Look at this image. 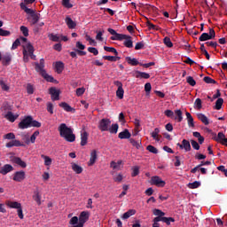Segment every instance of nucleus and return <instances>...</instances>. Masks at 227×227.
Listing matches in <instances>:
<instances>
[{"label": "nucleus", "instance_id": "nucleus-1", "mask_svg": "<svg viewBox=\"0 0 227 227\" xmlns=\"http://www.w3.org/2000/svg\"><path fill=\"white\" fill-rule=\"evenodd\" d=\"M59 132L60 137H63L68 143H74L75 141V135L74 134V130L71 128H68L65 123H61L59 126Z\"/></svg>", "mask_w": 227, "mask_h": 227}, {"label": "nucleus", "instance_id": "nucleus-2", "mask_svg": "<svg viewBox=\"0 0 227 227\" xmlns=\"http://www.w3.org/2000/svg\"><path fill=\"white\" fill-rule=\"evenodd\" d=\"M20 6L27 15H30V17H27V20H29L31 26H35V24L38 23V20H40V14L36 13L35 10L27 8L24 3H20Z\"/></svg>", "mask_w": 227, "mask_h": 227}, {"label": "nucleus", "instance_id": "nucleus-3", "mask_svg": "<svg viewBox=\"0 0 227 227\" xmlns=\"http://www.w3.org/2000/svg\"><path fill=\"white\" fill-rule=\"evenodd\" d=\"M109 127H111V119L104 118L99 121L98 129L101 132H108Z\"/></svg>", "mask_w": 227, "mask_h": 227}, {"label": "nucleus", "instance_id": "nucleus-4", "mask_svg": "<svg viewBox=\"0 0 227 227\" xmlns=\"http://www.w3.org/2000/svg\"><path fill=\"white\" fill-rule=\"evenodd\" d=\"M215 38V30L209 28V33H202L199 37L200 42H207L208 40H214Z\"/></svg>", "mask_w": 227, "mask_h": 227}, {"label": "nucleus", "instance_id": "nucleus-5", "mask_svg": "<svg viewBox=\"0 0 227 227\" xmlns=\"http://www.w3.org/2000/svg\"><path fill=\"white\" fill-rule=\"evenodd\" d=\"M90 219V212L82 211L79 216V223L73 227H84V223Z\"/></svg>", "mask_w": 227, "mask_h": 227}, {"label": "nucleus", "instance_id": "nucleus-6", "mask_svg": "<svg viewBox=\"0 0 227 227\" xmlns=\"http://www.w3.org/2000/svg\"><path fill=\"white\" fill-rule=\"evenodd\" d=\"M122 40H124L123 42L124 47H127L128 49H132V47H134V42H132V36L122 34V35L121 36V39H119V42H121Z\"/></svg>", "mask_w": 227, "mask_h": 227}, {"label": "nucleus", "instance_id": "nucleus-7", "mask_svg": "<svg viewBox=\"0 0 227 227\" xmlns=\"http://www.w3.org/2000/svg\"><path fill=\"white\" fill-rule=\"evenodd\" d=\"M151 185H156V187H164L166 185V181L162 180L159 176H154L151 177Z\"/></svg>", "mask_w": 227, "mask_h": 227}, {"label": "nucleus", "instance_id": "nucleus-8", "mask_svg": "<svg viewBox=\"0 0 227 227\" xmlns=\"http://www.w3.org/2000/svg\"><path fill=\"white\" fill-rule=\"evenodd\" d=\"M12 180L14 182H24L26 180V172L24 170L16 171L13 174Z\"/></svg>", "mask_w": 227, "mask_h": 227}, {"label": "nucleus", "instance_id": "nucleus-9", "mask_svg": "<svg viewBox=\"0 0 227 227\" xmlns=\"http://www.w3.org/2000/svg\"><path fill=\"white\" fill-rule=\"evenodd\" d=\"M49 93L51 94V100L53 102H56V100H59V95L61 94V91L56 89V87H51L49 89Z\"/></svg>", "mask_w": 227, "mask_h": 227}, {"label": "nucleus", "instance_id": "nucleus-10", "mask_svg": "<svg viewBox=\"0 0 227 227\" xmlns=\"http://www.w3.org/2000/svg\"><path fill=\"white\" fill-rule=\"evenodd\" d=\"M31 127V116L25 117L20 123L19 129H29Z\"/></svg>", "mask_w": 227, "mask_h": 227}, {"label": "nucleus", "instance_id": "nucleus-11", "mask_svg": "<svg viewBox=\"0 0 227 227\" xmlns=\"http://www.w3.org/2000/svg\"><path fill=\"white\" fill-rule=\"evenodd\" d=\"M177 146H179L180 150H184V152H191V142L187 139H183L182 144L177 143Z\"/></svg>", "mask_w": 227, "mask_h": 227}, {"label": "nucleus", "instance_id": "nucleus-12", "mask_svg": "<svg viewBox=\"0 0 227 227\" xmlns=\"http://www.w3.org/2000/svg\"><path fill=\"white\" fill-rule=\"evenodd\" d=\"M11 162H12V164H17V166H20V168H27L26 161L22 160V159L17 156L11 158Z\"/></svg>", "mask_w": 227, "mask_h": 227}, {"label": "nucleus", "instance_id": "nucleus-13", "mask_svg": "<svg viewBox=\"0 0 227 227\" xmlns=\"http://www.w3.org/2000/svg\"><path fill=\"white\" fill-rule=\"evenodd\" d=\"M35 70L39 73L42 74L43 72H45V59H41L40 63L35 62Z\"/></svg>", "mask_w": 227, "mask_h": 227}, {"label": "nucleus", "instance_id": "nucleus-14", "mask_svg": "<svg viewBox=\"0 0 227 227\" xmlns=\"http://www.w3.org/2000/svg\"><path fill=\"white\" fill-rule=\"evenodd\" d=\"M13 169V166L11 164H5L2 167V169H0V175H8V173H12Z\"/></svg>", "mask_w": 227, "mask_h": 227}, {"label": "nucleus", "instance_id": "nucleus-15", "mask_svg": "<svg viewBox=\"0 0 227 227\" xmlns=\"http://www.w3.org/2000/svg\"><path fill=\"white\" fill-rule=\"evenodd\" d=\"M88 136H90L86 130L81 131V146H86L88 145Z\"/></svg>", "mask_w": 227, "mask_h": 227}, {"label": "nucleus", "instance_id": "nucleus-16", "mask_svg": "<svg viewBox=\"0 0 227 227\" xmlns=\"http://www.w3.org/2000/svg\"><path fill=\"white\" fill-rule=\"evenodd\" d=\"M2 63H3L4 67H8V66H10V63H12V54H10V53H5V54L2 57Z\"/></svg>", "mask_w": 227, "mask_h": 227}, {"label": "nucleus", "instance_id": "nucleus-17", "mask_svg": "<svg viewBox=\"0 0 227 227\" xmlns=\"http://www.w3.org/2000/svg\"><path fill=\"white\" fill-rule=\"evenodd\" d=\"M107 31L108 33H110V35H113V36L111 37V40L120 41V39H121V35H123V34H118L116 30L113 28H108Z\"/></svg>", "mask_w": 227, "mask_h": 227}, {"label": "nucleus", "instance_id": "nucleus-18", "mask_svg": "<svg viewBox=\"0 0 227 227\" xmlns=\"http://www.w3.org/2000/svg\"><path fill=\"white\" fill-rule=\"evenodd\" d=\"M131 137L132 134H130V131H129V129H124L118 135L119 139H130Z\"/></svg>", "mask_w": 227, "mask_h": 227}, {"label": "nucleus", "instance_id": "nucleus-19", "mask_svg": "<svg viewBox=\"0 0 227 227\" xmlns=\"http://www.w3.org/2000/svg\"><path fill=\"white\" fill-rule=\"evenodd\" d=\"M59 107H62L64 109V111H66L67 113H75L74 108L70 106V105H68V103H67V102L60 103Z\"/></svg>", "mask_w": 227, "mask_h": 227}, {"label": "nucleus", "instance_id": "nucleus-20", "mask_svg": "<svg viewBox=\"0 0 227 227\" xmlns=\"http://www.w3.org/2000/svg\"><path fill=\"white\" fill-rule=\"evenodd\" d=\"M66 24L69 29H75L77 23L72 20L70 17L66 18Z\"/></svg>", "mask_w": 227, "mask_h": 227}, {"label": "nucleus", "instance_id": "nucleus-21", "mask_svg": "<svg viewBox=\"0 0 227 227\" xmlns=\"http://www.w3.org/2000/svg\"><path fill=\"white\" fill-rule=\"evenodd\" d=\"M55 70L57 74H62L63 70H65V64L62 61L56 62Z\"/></svg>", "mask_w": 227, "mask_h": 227}, {"label": "nucleus", "instance_id": "nucleus-22", "mask_svg": "<svg viewBox=\"0 0 227 227\" xmlns=\"http://www.w3.org/2000/svg\"><path fill=\"white\" fill-rule=\"evenodd\" d=\"M40 75H42V77H43V79H45V81H47L48 82H56V80L54 79V77L49 75V74H47L46 71H43L42 73H39Z\"/></svg>", "mask_w": 227, "mask_h": 227}, {"label": "nucleus", "instance_id": "nucleus-23", "mask_svg": "<svg viewBox=\"0 0 227 227\" xmlns=\"http://www.w3.org/2000/svg\"><path fill=\"white\" fill-rule=\"evenodd\" d=\"M197 118L204 124V125H209L210 121H208V117L205 115L204 114H198Z\"/></svg>", "mask_w": 227, "mask_h": 227}, {"label": "nucleus", "instance_id": "nucleus-24", "mask_svg": "<svg viewBox=\"0 0 227 227\" xmlns=\"http://www.w3.org/2000/svg\"><path fill=\"white\" fill-rule=\"evenodd\" d=\"M6 148H13V146H24L19 140H12L5 145Z\"/></svg>", "mask_w": 227, "mask_h": 227}, {"label": "nucleus", "instance_id": "nucleus-25", "mask_svg": "<svg viewBox=\"0 0 227 227\" xmlns=\"http://www.w3.org/2000/svg\"><path fill=\"white\" fill-rule=\"evenodd\" d=\"M4 118H6L8 121H11V123H13V121L19 118V115H14L13 113L7 112V114L4 115Z\"/></svg>", "mask_w": 227, "mask_h": 227}, {"label": "nucleus", "instance_id": "nucleus-26", "mask_svg": "<svg viewBox=\"0 0 227 227\" xmlns=\"http://www.w3.org/2000/svg\"><path fill=\"white\" fill-rule=\"evenodd\" d=\"M126 61L129 65H131V67L141 66V62H138L135 58L126 57Z\"/></svg>", "mask_w": 227, "mask_h": 227}, {"label": "nucleus", "instance_id": "nucleus-27", "mask_svg": "<svg viewBox=\"0 0 227 227\" xmlns=\"http://www.w3.org/2000/svg\"><path fill=\"white\" fill-rule=\"evenodd\" d=\"M71 168L73 171L76 173V175H81V173L83 171L82 167L77 165V163H71Z\"/></svg>", "mask_w": 227, "mask_h": 227}, {"label": "nucleus", "instance_id": "nucleus-28", "mask_svg": "<svg viewBox=\"0 0 227 227\" xmlns=\"http://www.w3.org/2000/svg\"><path fill=\"white\" fill-rule=\"evenodd\" d=\"M136 74L137 79H150V74L148 73L136 71Z\"/></svg>", "mask_w": 227, "mask_h": 227}, {"label": "nucleus", "instance_id": "nucleus-29", "mask_svg": "<svg viewBox=\"0 0 227 227\" xmlns=\"http://www.w3.org/2000/svg\"><path fill=\"white\" fill-rule=\"evenodd\" d=\"M33 200H35L37 205H42V195L40 194V192H38V190L34 192Z\"/></svg>", "mask_w": 227, "mask_h": 227}, {"label": "nucleus", "instance_id": "nucleus-30", "mask_svg": "<svg viewBox=\"0 0 227 227\" xmlns=\"http://www.w3.org/2000/svg\"><path fill=\"white\" fill-rule=\"evenodd\" d=\"M95 162H97V151L93 150L90 153L89 166H93V164H95Z\"/></svg>", "mask_w": 227, "mask_h": 227}, {"label": "nucleus", "instance_id": "nucleus-31", "mask_svg": "<svg viewBox=\"0 0 227 227\" xmlns=\"http://www.w3.org/2000/svg\"><path fill=\"white\" fill-rule=\"evenodd\" d=\"M223 104H224V99H223V98H218L215 101V106H214V109H216V111H220V109L223 107Z\"/></svg>", "mask_w": 227, "mask_h": 227}, {"label": "nucleus", "instance_id": "nucleus-32", "mask_svg": "<svg viewBox=\"0 0 227 227\" xmlns=\"http://www.w3.org/2000/svg\"><path fill=\"white\" fill-rule=\"evenodd\" d=\"M40 136V131L36 130L33 133V135L30 137V139L27 140V145H29V143L34 144L35 141H36V137Z\"/></svg>", "mask_w": 227, "mask_h": 227}, {"label": "nucleus", "instance_id": "nucleus-33", "mask_svg": "<svg viewBox=\"0 0 227 227\" xmlns=\"http://www.w3.org/2000/svg\"><path fill=\"white\" fill-rule=\"evenodd\" d=\"M132 215H136V209H129L122 215V219H129V217H132Z\"/></svg>", "mask_w": 227, "mask_h": 227}, {"label": "nucleus", "instance_id": "nucleus-34", "mask_svg": "<svg viewBox=\"0 0 227 227\" xmlns=\"http://www.w3.org/2000/svg\"><path fill=\"white\" fill-rule=\"evenodd\" d=\"M118 129H120L118 123L112 124L111 127L108 128V132H110V134H118Z\"/></svg>", "mask_w": 227, "mask_h": 227}, {"label": "nucleus", "instance_id": "nucleus-35", "mask_svg": "<svg viewBox=\"0 0 227 227\" xmlns=\"http://www.w3.org/2000/svg\"><path fill=\"white\" fill-rule=\"evenodd\" d=\"M129 142L132 145V146H135V148H137V150H141V148H143L141 141H137L133 138H130Z\"/></svg>", "mask_w": 227, "mask_h": 227}, {"label": "nucleus", "instance_id": "nucleus-36", "mask_svg": "<svg viewBox=\"0 0 227 227\" xmlns=\"http://www.w3.org/2000/svg\"><path fill=\"white\" fill-rule=\"evenodd\" d=\"M25 51L30 54L32 59L35 58V55H33L35 52V47L31 45V43H27Z\"/></svg>", "mask_w": 227, "mask_h": 227}, {"label": "nucleus", "instance_id": "nucleus-37", "mask_svg": "<svg viewBox=\"0 0 227 227\" xmlns=\"http://www.w3.org/2000/svg\"><path fill=\"white\" fill-rule=\"evenodd\" d=\"M103 59H106V61H120L121 58L118 57V55L115 56H103Z\"/></svg>", "mask_w": 227, "mask_h": 227}, {"label": "nucleus", "instance_id": "nucleus-38", "mask_svg": "<svg viewBox=\"0 0 227 227\" xmlns=\"http://www.w3.org/2000/svg\"><path fill=\"white\" fill-rule=\"evenodd\" d=\"M185 114H186L189 127H194V118H192V115H191V113L186 112Z\"/></svg>", "mask_w": 227, "mask_h": 227}, {"label": "nucleus", "instance_id": "nucleus-39", "mask_svg": "<svg viewBox=\"0 0 227 227\" xmlns=\"http://www.w3.org/2000/svg\"><path fill=\"white\" fill-rule=\"evenodd\" d=\"M224 139H226V136H224V133L219 132L217 137L215 138V141H216L217 143H221V145H223Z\"/></svg>", "mask_w": 227, "mask_h": 227}, {"label": "nucleus", "instance_id": "nucleus-40", "mask_svg": "<svg viewBox=\"0 0 227 227\" xmlns=\"http://www.w3.org/2000/svg\"><path fill=\"white\" fill-rule=\"evenodd\" d=\"M8 207H10V208H17V210H19L22 207V205L17 201H10L8 202Z\"/></svg>", "mask_w": 227, "mask_h": 227}, {"label": "nucleus", "instance_id": "nucleus-41", "mask_svg": "<svg viewBox=\"0 0 227 227\" xmlns=\"http://www.w3.org/2000/svg\"><path fill=\"white\" fill-rule=\"evenodd\" d=\"M159 132H160V129H159V128H156L151 134L152 137L154 138L155 141H160V138L159 137Z\"/></svg>", "mask_w": 227, "mask_h": 227}, {"label": "nucleus", "instance_id": "nucleus-42", "mask_svg": "<svg viewBox=\"0 0 227 227\" xmlns=\"http://www.w3.org/2000/svg\"><path fill=\"white\" fill-rule=\"evenodd\" d=\"M175 120H177V121L180 123L182 120H184V116L182 115V110H175Z\"/></svg>", "mask_w": 227, "mask_h": 227}, {"label": "nucleus", "instance_id": "nucleus-43", "mask_svg": "<svg viewBox=\"0 0 227 227\" xmlns=\"http://www.w3.org/2000/svg\"><path fill=\"white\" fill-rule=\"evenodd\" d=\"M104 51L106 52H113L115 56H118V51L114 47L104 46Z\"/></svg>", "mask_w": 227, "mask_h": 227}, {"label": "nucleus", "instance_id": "nucleus-44", "mask_svg": "<svg viewBox=\"0 0 227 227\" xmlns=\"http://www.w3.org/2000/svg\"><path fill=\"white\" fill-rule=\"evenodd\" d=\"M46 110L48 113H50V114H54V105L51 102H48L46 104Z\"/></svg>", "mask_w": 227, "mask_h": 227}, {"label": "nucleus", "instance_id": "nucleus-45", "mask_svg": "<svg viewBox=\"0 0 227 227\" xmlns=\"http://www.w3.org/2000/svg\"><path fill=\"white\" fill-rule=\"evenodd\" d=\"M41 157H42V159L44 160L45 166H51V164H52V159H51V157L45 156L43 154Z\"/></svg>", "mask_w": 227, "mask_h": 227}, {"label": "nucleus", "instance_id": "nucleus-46", "mask_svg": "<svg viewBox=\"0 0 227 227\" xmlns=\"http://www.w3.org/2000/svg\"><path fill=\"white\" fill-rule=\"evenodd\" d=\"M201 185V183L200 181H194L193 183H190L188 184L190 189H198Z\"/></svg>", "mask_w": 227, "mask_h": 227}, {"label": "nucleus", "instance_id": "nucleus-47", "mask_svg": "<svg viewBox=\"0 0 227 227\" xmlns=\"http://www.w3.org/2000/svg\"><path fill=\"white\" fill-rule=\"evenodd\" d=\"M153 215L160 216V217H164V215H166V213L157 208L153 209Z\"/></svg>", "mask_w": 227, "mask_h": 227}, {"label": "nucleus", "instance_id": "nucleus-48", "mask_svg": "<svg viewBox=\"0 0 227 227\" xmlns=\"http://www.w3.org/2000/svg\"><path fill=\"white\" fill-rule=\"evenodd\" d=\"M30 127H35L36 129H40V127H42V123L38 121L33 120V117H31Z\"/></svg>", "mask_w": 227, "mask_h": 227}, {"label": "nucleus", "instance_id": "nucleus-49", "mask_svg": "<svg viewBox=\"0 0 227 227\" xmlns=\"http://www.w3.org/2000/svg\"><path fill=\"white\" fill-rule=\"evenodd\" d=\"M124 94H125V90H123V87H121V89H117L116 96L118 97V98H120V100L123 98Z\"/></svg>", "mask_w": 227, "mask_h": 227}, {"label": "nucleus", "instance_id": "nucleus-50", "mask_svg": "<svg viewBox=\"0 0 227 227\" xmlns=\"http://www.w3.org/2000/svg\"><path fill=\"white\" fill-rule=\"evenodd\" d=\"M0 86L4 91H8L10 90V87L6 84V82L4 80L0 79Z\"/></svg>", "mask_w": 227, "mask_h": 227}, {"label": "nucleus", "instance_id": "nucleus-51", "mask_svg": "<svg viewBox=\"0 0 227 227\" xmlns=\"http://www.w3.org/2000/svg\"><path fill=\"white\" fill-rule=\"evenodd\" d=\"M204 82L207 84H217V82L215 80L210 78L209 76H206L203 78Z\"/></svg>", "mask_w": 227, "mask_h": 227}, {"label": "nucleus", "instance_id": "nucleus-52", "mask_svg": "<svg viewBox=\"0 0 227 227\" xmlns=\"http://www.w3.org/2000/svg\"><path fill=\"white\" fill-rule=\"evenodd\" d=\"M163 43H165L167 47H169V48L173 47V43L171 42V38L168 36L164 37Z\"/></svg>", "mask_w": 227, "mask_h": 227}, {"label": "nucleus", "instance_id": "nucleus-53", "mask_svg": "<svg viewBox=\"0 0 227 227\" xmlns=\"http://www.w3.org/2000/svg\"><path fill=\"white\" fill-rule=\"evenodd\" d=\"M203 107L202 106V102H201V99L200 98H197L194 102V108L195 109H201Z\"/></svg>", "mask_w": 227, "mask_h": 227}, {"label": "nucleus", "instance_id": "nucleus-54", "mask_svg": "<svg viewBox=\"0 0 227 227\" xmlns=\"http://www.w3.org/2000/svg\"><path fill=\"white\" fill-rule=\"evenodd\" d=\"M146 150H148V152H150L151 153H159V150L153 145H147Z\"/></svg>", "mask_w": 227, "mask_h": 227}, {"label": "nucleus", "instance_id": "nucleus-55", "mask_svg": "<svg viewBox=\"0 0 227 227\" xmlns=\"http://www.w3.org/2000/svg\"><path fill=\"white\" fill-rule=\"evenodd\" d=\"M20 29L24 36H29V29L27 27L21 26Z\"/></svg>", "mask_w": 227, "mask_h": 227}, {"label": "nucleus", "instance_id": "nucleus-56", "mask_svg": "<svg viewBox=\"0 0 227 227\" xmlns=\"http://www.w3.org/2000/svg\"><path fill=\"white\" fill-rule=\"evenodd\" d=\"M146 26L149 29H153L154 31H159V27L153 25V23L150 22V20L146 21Z\"/></svg>", "mask_w": 227, "mask_h": 227}, {"label": "nucleus", "instance_id": "nucleus-57", "mask_svg": "<svg viewBox=\"0 0 227 227\" xmlns=\"http://www.w3.org/2000/svg\"><path fill=\"white\" fill-rule=\"evenodd\" d=\"M186 82L190 84V86H196V80L192 76L186 77Z\"/></svg>", "mask_w": 227, "mask_h": 227}, {"label": "nucleus", "instance_id": "nucleus-58", "mask_svg": "<svg viewBox=\"0 0 227 227\" xmlns=\"http://www.w3.org/2000/svg\"><path fill=\"white\" fill-rule=\"evenodd\" d=\"M69 224H72L73 226H77L79 224V217L74 216L70 219Z\"/></svg>", "mask_w": 227, "mask_h": 227}, {"label": "nucleus", "instance_id": "nucleus-59", "mask_svg": "<svg viewBox=\"0 0 227 227\" xmlns=\"http://www.w3.org/2000/svg\"><path fill=\"white\" fill-rule=\"evenodd\" d=\"M163 223H166V224L168 226H169V224H171V223H175V218L163 216Z\"/></svg>", "mask_w": 227, "mask_h": 227}, {"label": "nucleus", "instance_id": "nucleus-60", "mask_svg": "<svg viewBox=\"0 0 227 227\" xmlns=\"http://www.w3.org/2000/svg\"><path fill=\"white\" fill-rule=\"evenodd\" d=\"M62 5L65 8H74V4L70 3V0H62Z\"/></svg>", "mask_w": 227, "mask_h": 227}, {"label": "nucleus", "instance_id": "nucleus-61", "mask_svg": "<svg viewBox=\"0 0 227 227\" xmlns=\"http://www.w3.org/2000/svg\"><path fill=\"white\" fill-rule=\"evenodd\" d=\"M137 175H139V167L135 166L132 168L131 176H137Z\"/></svg>", "mask_w": 227, "mask_h": 227}, {"label": "nucleus", "instance_id": "nucleus-62", "mask_svg": "<svg viewBox=\"0 0 227 227\" xmlns=\"http://www.w3.org/2000/svg\"><path fill=\"white\" fill-rule=\"evenodd\" d=\"M49 39L51 40V42H59V36L58 35L51 34Z\"/></svg>", "mask_w": 227, "mask_h": 227}, {"label": "nucleus", "instance_id": "nucleus-63", "mask_svg": "<svg viewBox=\"0 0 227 227\" xmlns=\"http://www.w3.org/2000/svg\"><path fill=\"white\" fill-rule=\"evenodd\" d=\"M191 145L193 150H200V144L196 140H191Z\"/></svg>", "mask_w": 227, "mask_h": 227}, {"label": "nucleus", "instance_id": "nucleus-64", "mask_svg": "<svg viewBox=\"0 0 227 227\" xmlns=\"http://www.w3.org/2000/svg\"><path fill=\"white\" fill-rule=\"evenodd\" d=\"M19 45H20V38L16 39L15 42L12 43V50L15 51V49H17V47H19Z\"/></svg>", "mask_w": 227, "mask_h": 227}]
</instances>
